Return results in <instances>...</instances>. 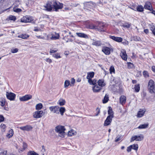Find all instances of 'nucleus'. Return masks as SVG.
Wrapping results in <instances>:
<instances>
[{
	"instance_id": "obj_56",
	"label": "nucleus",
	"mask_w": 155,
	"mask_h": 155,
	"mask_svg": "<svg viewBox=\"0 0 155 155\" xmlns=\"http://www.w3.org/2000/svg\"><path fill=\"white\" fill-rule=\"evenodd\" d=\"M123 26L127 28H129L130 27V25L128 23H126L123 25Z\"/></svg>"
},
{
	"instance_id": "obj_19",
	"label": "nucleus",
	"mask_w": 155,
	"mask_h": 155,
	"mask_svg": "<svg viewBox=\"0 0 155 155\" xmlns=\"http://www.w3.org/2000/svg\"><path fill=\"white\" fill-rule=\"evenodd\" d=\"M146 111L145 109H140L137 113V117H141L143 116Z\"/></svg>"
},
{
	"instance_id": "obj_7",
	"label": "nucleus",
	"mask_w": 155,
	"mask_h": 155,
	"mask_svg": "<svg viewBox=\"0 0 155 155\" xmlns=\"http://www.w3.org/2000/svg\"><path fill=\"white\" fill-rule=\"evenodd\" d=\"M143 137L142 134H140L139 136L135 135L132 136L131 138L130 142H132L134 140L141 141L143 140Z\"/></svg>"
},
{
	"instance_id": "obj_63",
	"label": "nucleus",
	"mask_w": 155,
	"mask_h": 155,
	"mask_svg": "<svg viewBox=\"0 0 155 155\" xmlns=\"http://www.w3.org/2000/svg\"><path fill=\"white\" fill-rule=\"evenodd\" d=\"M129 8L134 11H136V8L133 5L131 6L130 7H129Z\"/></svg>"
},
{
	"instance_id": "obj_34",
	"label": "nucleus",
	"mask_w": 155,
	"mask_h": 155,
	"mask_svg": "<svg viewBox=\"0 0 155 155\" xmlns=\"http://www.w3.org/2000/svg\"><path fill=\"white\" fill-rule=\"evenodd\" d=\"M88 81L91 85H94L97 83V80L95 79H94L93 80L92 79H89Z\"/></svg>"
},
{
	"instance_id": "obj_51",
	"label": "nucleus",
	"mask_w": 155,
	"mask_h": 155,
	"mask_svg": "<svg viewBox=\"0 0 155 155\" xmlns=\"http://www.w3.org/2000/svg\"><path fill=\"white\" fill-rule=\"evenodd\" d=\"M75 82V80L74 78H72L71 79L70 85L71 86H73L74 85Z\"/></svg>"
},
{
	"instance_id": "obj_58",
	"label": "nucleus",
	"mask_w": 155,
	"mask_h": 155,
	"mask_svg": "<svg viewBox=\"0 0 155 155\" xmlns=\"http://www.w3.org/2000/svg\"><path fill=\"white\" fill-rule=\"evenodd\" d=\"M4 120V118L3 116L0 114V123L3 121Z\"/></svg>"
},
{
	"instance_id": "obj_54",
	"label": "nucleus",
	"mask_w": 155,
	"mask_h": 155,
	"mask_svg": "<svg viewBox=\"0 0 155 155\" xmlns=\"http://www.w3.org/2000/svg\"><path fill=\"white\" fill-rule=\"evenodd\" d=\"M127 65L129 68H131L133 67V64L130 62H127Z\"/></svg>"
},
{
	"instance_id": "obj_32",
	"label": "nucleus",
	"mask_w": 155,
	"mask_h": 155,
	"mask_svg": "<svg viewBox=\"0 0 155 155\" xmlns=\"http://www.w3.org/2000/svg\"><path fill=\"white\" fill-rule=\"evenodd\" d=\"M108 114L109 115L108 116H110L111 117H114V113L112 110L111 107H109V109L108 111Z\"/></svg>"
},
{
	"instance_id": "obj_9",
	"label": "nucleus",
	"mask_w": 155,
	"mask_h": 155,
	"mask_svg": "<svg viewBox=\"0 0 155 155\" xmlns=\"http://www.w3.org/2000/svg\"><path fill=\"white\" fill-rule=\"evenodd\" d=\"M32 97V96L30 94H27L19 98V100L21 101H27Z\"/></svg>"
},
{
	"instance_id": "obj_25",
	"label": "nucleus",
	"mask_w": 155,
	"mask_h": 155,
	"mask_svg": "<svg viewBox=\"0 0 155 155\" xmlns=\"http://www.w3.org/2000/svg\"><path fill=\"white\" fill-rule=\"evenodd\" d=\"M6 103V101L5 98L3 97H2L0 98V105L1 106H4Z\"/></svg>"
},
{
	"instance_id": "obj_11",
	"label": "nucleus",
	"mask_w": 155,
	"mask_h": 155,
	"mask_svg": "<svg viewBox=\"0 0 155 155\" xmlns=\"http://www.w3.org/2000/svg\"><path fill=\"white\" fill-rule=\"evenodd\" d=\"M49 109L51 112L57 114H59V107L56 106L50 107Z\"/></svg>"
},
{
	"instance_id": "obj_16",
	"label": "nucleus",
	"mask_w": 155,
	"mask_h": 155,
	"mask_svg": "<svg viewBox=\"0 0 155 155\" xmlns=\"http://www.w3.org/2000/svg\"><path fill=\"white\" fill-rule=\"evenodd\" d=\"M109 38L116 41L120 42L123 41V39L121 37H115L114 36H110Z\"/></svg>"
},
{
	"instance_id": "obj_48",
	"label": "nucleus",
	"mask_w": 155,
	"mask_h": 155,
	"mask_svg": "<svg viewBox=\"0 0 155 155\" xmlns=\"http://www.w3.org/2000/svg\"><path fill=\"white\" fill-rule=\"evenodd\" d=\"M133 38V40L136 41H140L141 40V39L140 37L137 36H134Z\"/></svg>"
},
{
	"instance_id": "obj_14",
	"label": "nucleus",
	"mask_w": 155,
	"mask_h": 155,
	"mask_svg": "<svg viewBox=\"0 0 155 155\" xmlns=\"http://www.w3.org/2000/svg\"><path fill=\"white\" fill-rule=\"evenodd\" d=\"M144 8L145 9L148 10L150 11L153 10L151 3L149 2H147L145 3L144 5Z\"/></svg>"
},
{
	"instance_id": "obj_50",
	"label": "nucleus",
	"mask_w": 155,
	"mask_h": 155,
	"mask_svg": "<svg viewBox=\"0 0 155 155\" xmlns=\"http://www.w3.org/2000/svg\"><path fill=\"white\" fill-rule=\"evenodd\" d=\"M53 56L54 57L57 59L61 58V57L60 56L59 54L58 53L54 54L53 55Z\"/></svg>"
},
{
	"instance_id": "obj_36",
	"label": "nucleus",
	"mask_w": 155,
	"mask_h": 155,
	"mask_svg": "<svg viewBox=\"0 0 155 155\" xmlns=\"http://www.w3.org/2000/svg\"><path fill=\"white\" fill-rule=\"evenodd\" d=\"M109 100V96L107 94H106L103 100V103L104 104L106 103Z\"/></svg>"
},
{
	"instance_id": "obj_21",
	"label": "nucleus",
	"mask_w": 155,
	"mask_h": 155,
	"mask_svg": "<svg viewBox=\"0 0 155 155\" xmlns=\"http://www.w3.org/2000/svg\"><path fill=\"white\" fill-rule=\"evenodd\" d=\"M59 34L55 32L51 35V39L53 40H56L59 39Z\"/></svg>"
},
{
	"instance_id": "obj_30",
	"label": "nucleus",
	"mask_w": 155,
	"mask_h": 155,
	"mask_svg": "<svg viewBox=\"0 0 155 155\" xmlns=\"http://www.w3.org/2000/svg\"><path fill=\"white\" fill-rule=\"evenodd\" d=\"M136 10L138 12H142L144 10V8L141 5H138L136 8Z\"/></svg>"
},
{
	"instance_id": "obj_41",
	"label": "nucleus",
	"mask_w": 155,
	"mask_h": 155,
	"mask_svg": "<svg viewBox=\"0 0 155 155\" xmlns=\"http://www.w3.org/2000/svg\"><path fill=\"white\" fill-rule=\"evenodd\" d=\"M17 7V6L15 5V7L13 8V11L14 12L18 13L22 11L21 9L16 8Z\"/></svg>"
},
{
	"instance_id": "obj_5",
	"label": "nucleus",
	"mask_w": 155,
	"mask_h": 155,
	"mask_svg": "<svg viewBox=\"0 0 155 155\" xmlns=\"http://www.w3.org/2000/svg\"><path fill=\"white\" fill-rule=\"evenodd\" d=\"M44 6L45 8L44 9L45 10L48 11H51L53 8V0L48 1L46 5Z\"/></svg>"
},
{
	"instance_id": "obj_26",
	"label": "nucleus",
	"mask_w": 155,
	"mask_h": 155,
	"mask_svg": "<svg viewBox=\"0 0 155 155\" xmlns=\"http://www.w3.org/2000/svg\"><path fill=\"white\" fill-rule=\"evenodd\" d=\"M92 44L97 46H100L101 45V42L100 41H96L93 40Z\"/></svg>"
},
{
	"instance_id": "obj_27",
	"label": "nucleus",
	"mask_w": 155,
	"mask_h": 155,
	"mask_svg": "<svg viewBox=\"0 0 155 155\" xmlns=\"http://www.w3.org/2000/svg\"><path fill=\"white\" fill-rule=\"evenodd\" d=\"M98 85L101 87H103L106 84L104 81L103 80H99L98 81Z\"/></svg>"
},
{
	"instance_id": "obj_64",
	"label": "nucleus",
	"mask_w": 155,
	"mask_h": 155,
	"mask_svg": "<svg viewBox=\"0 0 155 155\" xmlns=\"http://www.w3.org/2000/svg\"><path fill=\"white\" fill-rule=\"evenodd\" d=\"M152 71L155 73V66H153L152 67Z\"/></svg>"
},
{
	"instance_id": "obj_61",
	"label": "nucleus",
	"mask_w": 155,
	"mask_h": 155,
	"mask_svg": "<svg viewBox=\"0 0 155 155\" xmlns=\"http://www.w3.org/2000/svg\"><path fill=\"white\" fill-rule=\"evenodd\" d=\"M7 153V151L4 150L3 152L1 153H0V155H6Z\"/></svg>"
},
{
	"instance_id": "obj_24",
	"label": "nucleus",
	"mask_w": 155,
	"mask_h": 155,
	"mask_svg": "<svg viewBox=\"0 0 155 155\" xmlns=\"http://www.w3.org/2000/svg\"><path fill=\"white\" fill-rule=\"evenodd\" d=\"M14 131L12 129H10L6 135V137L8 138H11L13 135Z\"/></svg>"
},
{
	"instance_id": "obj_33",
	"label": "nucleus",
	"mask_w": 155,
	"mask_h": 155,
	"mask_svg": "<svg viewBox=\"0 0 155 155\" xmlns=\"http://www.w3.org/2000/svg\"><path fill=\"white\" fill-rule=\"evenodd\" d=\"M148 126V124H141L138 127L139 129H145L147 128Z\"/></svg>"
},
{
	"instance_id": "obj_29",
	"label": "nucleus",
	"mask_w": 155,
	"mask_h": 155,
	"mask_svg": "<svg viewBox=\"0 0 155 155\" xmlns=\"http://www.w3.org/2000/svg\"><path fill=\"white\" fill-rule=\"evenodd\" d=\"M76 132L73 130H71L70 131L68 132V135L69 136H72L75 135Z\"/></svg>"
},
{
	"instance_id": "obj_1",
	"label": "nucleus",
	"mask_w": 155,
	"mask_h": 155,
	"mask_svg": "<svg viewBox=\"0 0 155 155\" xmlns=\"http://www.w3.org/2000/svg\"><path fill=\"white\" fill-rule=\"evenodd\" d=\"M55 132L58 134V136L61 137H64V136L66 134L64 132L65 129L64 126H58L55 127Z\"/></svg>"
},
{
	"instance_id": "obj_6",
	"label": "nucleus",
	"mask_w": 155,
	"mask_h": 155,
	"mask_svg": "<svg viewBox=\"0 0 155 155\" xmlns=\"http://www.w3.org/2000/svg\"><path fill=\"white\" fill-rule=\"evenodd\" d=\"M44 113L43 110L37 111L33 114V117L34 118H41L44 115Z\"/></svg>"
},
{
	"instance_id": "obj_8",
	"label": "nucleus",
	"mask_w": 155,
	"mask_h": 155,
	"mask_svg": "<svg viewBox=\"0 0 155 155\" xmlns=\"http://www.w3.org/2000/svg\"><path fill=\"white\" fill-rule=\"evenodd\" d=\"M6 96L7 98L10 101H14L15 98V94L12 92H6Z\"/></svg>"
},
{
	"instance_id": "obj_4",
	"label": "nucleus",
	"mask_w": 155,
	"mask_h": 155,
	"mask_svg": "<svg viewBox=\"0 0 155 155\" xmlns=\"http://www.w3.org/2000/svg\"><path fill=\"white\" fill-rule=\"evenodd\" d=\"M33 20L32 17L29 15H27L24 16L21 18V21L22 22L29 23L32 21Z\"/></svg>"
},
{
	"instance_id": "obj_35",
	"label": "nucleus",
	"mask_w": 155,
	"mask_h": 155,
	"mask_svg": "<svg viewBox=\"0 0 155 155\" xmlns=\"http://www.w3.org/2000/svg\"><path fill=\"white\" fill-rule=\"evenodd\" d=\"M65 111V109L64 107H59V113L60 112L61 114L63 116L64 115V113Z\"/></svg>"
},
{
	"instance_id": "obj_40",
	"label": "nucleus",
	"mask_w": 155,
	"mask_h": 155,
	"mask_svg": "<svg viewBox=\"0 0 155 155\" xmlns=\"http://www.w3.org/2000/svg\"><path fill=\"white\" fill-rule=\"evenodd\" d=\"M135 91L136 92H138L140 90V86L139 84H137L135 85L134 87Z\"/></svg>"
},
{
	"instance_id": "obj_42",
	"label": "nucleus",
	"mask_w": 155,
	"mask_h": 155,
	"mask_svg": "<svg viewBox=\"0 0 155 155\" xmlns=\"http://www.w3.org/2000/svg\"><path fill=\"white\" fill-rule=\"evenodd\" d=\"M70 85V81L69 80H65L64 83V87L67 88Z\"/></svg>"
},
{
	"instance_id": "obj_23",
	"label": "nucleus",
	"mask_w": 155,
	"mask_h": 155,
	"mask_svg": "<svg viewBox=\"0 0 155 155\" xmlns=\"http://www.w3.org/2000/svg\"><path fill=\"white\" fill-rule=\"evenodd\" d=\"M94 72H89L87 73V75L86 78L88 79H91V78H93L94 76Z\"/></svg>"
},
{
	"instance_id": "obj_43",
	"label": "nucleus",
	"mask_w": 155,
	"mask_h": 155,
	"mask_svg": "<svg viewBox=\"0 0 155 155\" xmlns=\"http://www.w3.org/2000/svg\"><path fill=\"white\" fill-rule=\"evenodd\" d=\"M28 155H39L38 154L34 151H30L27 153Z\"/></svg>"
},
{
	"instance_id": "obj_3",
	"label": "nucleus",
	"mask_w": 155,
	"mask_h": 155,
	"mask_svg": "<svg viewBox=\"0 0 155 155\" xmlns=\"http://www.w3.org/2000/svg\"><path fill=\"white\" fill-rule=\"evenodd\" d=\"M53 6L55 11H57L59 9H61L63 7V4L55 0H53Z\"/></svg>"
},
{
	"instance_id": "obj_22",
	"label": "nucleus",
	"mask_w": 155,
	"mask_h": 155,
	"mask_svg": "<svg viewBox=\"0 0 155 155\" xmlns=\"http://www.w3.org/2000/svg\"><path fill=\"white\" fill-rule=\"evenodd\" d=\"M76 34L78 37L81 38H83L87 39L88 38V36L84 33L77 32L76 33Z\"/></svg>"
},
{
	"instance_id": "obj_10",
	"label": "nucleus",
	"mask_w": 155,
	"mask_h": 155,
	"mask_svg": "<svg viewBox=\"0 0 155 155\" xmlns=\"http://www.w3.org/2000/svg\"><path fill=\"white\" fill-rule=\"evenodd\" d=\"M120 55L121 58L123 60L125 61L127 60V55L125 50L123 49L121 50Z\"/></svg>"
},
{
	"instance_id": "obj_38",
	"label": "nucleus",
	"mask_w": 155,
	"mask_h": 155,
	"mask_svg": "<svg viewBox=\"0 0 155 155\" xmlns=\"http://www.w3.org/2000/svg\"><path fill=\"white\" fill-rule=\"evenodd\" d=\"M43 107V105L41 103H40L36 105V109L38 110L41 109Z\"/></svg>"
},
{
	"instance_id": "obj_60",
	"label": "nucleus",
	"mask_w": 155,
	"mask_h": 155,
	"mask_svg": "<svg viewBox=\"0 0 155 155\" xmlns=\"http://www.w3.org/2000/svg\"><path fill=\"white\" fill-rule=\"evenodd\" d=\"M41 151L43 153H44L45 152V149L44 145H42V149L41 150Z\"/></svg>"
},
{
	"instance_id": "obj_53",
	"label": "nucleus",
	"mask_w": 155,
	"mask_h": 155,
	"mask_svg": "<svg viewBox=\"0 0 155 155\" xmlns=\"http://www.w3.org/2000/svg\"><path fill=\"white\" fill-rule=\"evenodd\" d=\"M18 51V49L17 48H15L14 49H12L11 50V52L12 53H17Z\"/></svg>"
},
{
	"instance_id": "obj_18",
	"label": "nucleus",
	"mask_w": 155,
	"mask_h": 155,
	"mask_svg": "<svg viewBox=\"0 0 155 155\" xmlns=\"http://www.w3.org/2000/svg\"><path fill=\"white\" fill-rule=\"evenodd\" d=\"M120 103L122 105H124L126 102V98L124 95H121L120 97Z\"/></svg>"
},
{
	"instance_id": "obj_2",
	"label": "nucleus",
	"mask_w": 155,
	"mask_h": 155,
	"mask_svg": "<svg viewBox=\"0 0 155 155\" xmlns=\"http://www.w3.org/2000/svg\"><path fill=\"white\" fill-rule=\"evenodd\" d=\"M147 88L150 93H155V84L153 80L149 81Z\"/></svg>"
},
{
	"instance_id": "obj_28",
	"label": "nucleus",
	"mask_w": 155,
	"mask_h": 155,
	"mask_svg": "<svg viewBox=\"0 0 155 155\" xmlns=\"http://www.w3.org/2000/svg\"><path fill=\"white\" fill-rule=\"evenodd\" d=\"M29 35L25 34H21L18 36V37L26 39L29 37Z\"/></svg>"
},
{
	"instance_id": "obj_57",
	"label": "nucleus",
	"mask_w": 155,
	"mask_h": 155,
	"mask_svg": "<svg viewBox=\"0 0 155 155\" xmlns=\"http://www.w3.org/2000/svg\"><path fill=\"white\" fill-rule=\"evenodd\" d=\"M45 60L49 63L50 64L52 62L51 59L49 58H47L45 59Z\"/></svg>"
},
{
	"instance_id": "obj_15",
	"label": "nucleus",
	"mask_w": 155,
	"mask_h": 155,
	"mask_svg": "<svg viewBox=\"0 0 155 155\" xmlns=\"http://www.w3.org/2000/svg\"><path fill=\"white\" fill-rule=\"evenodd\" d=\"M19 128L20 129L23 131H28L31 130L32 127L30 125H27L25 126L20 127Z\"/></svg>"
},
{
	"instance_id": "obj_13",
	"label": "nucleus",
	"mask_w": 155,
	"mask_h": 155,
	"mask_svg": "<svg viewBox=\"0 0 155 155\" xmlns=\"http://www.w3.org/2000/svg\"><path fill=\"white\" fill-rule=\"evenodd\" d=\"M113 118V117L108 116L104 121V126H107L109 125L112 122V119Z\"/></svg>"
},
{
	"instance_id": "obj_37",
	"label": "nucleus",
	"mask_w": 155,
	"mask_h": 155,
	"mask_svg": "<svg viewBox=\"0 0 155 155\" xmlns=\"http://www.w3.org/2000/svg\"><path fill=\"white\" fill-rule=\"evenodd\" d=\"M63 39L67 43L68 42H72L73 41V40L70 38H68V36H65L63 38Z\"/></svg>"
},
{
	"instance_id": "obj_46",
	"label": "nucleus",
	"mask_w": 155,
	"mask_h": 155,
	"mask_svg": "<svg viewBox=\"0 0 155 155\" xmlns=\"http://www.w3.org/2000/svg\"><path fill=\"white\" fill-rule=\"evenodd\" d=\"M132 146V149L134 150H137L138 149V145L137 144H134Z\"/></svg>"
},
{
	"instance_id": "obj_62",
	"label": "nucleus",
	"mask_w": 155,
	"mask_h": 155,
	"mask_svg": "<svg viewBox=\"0 0 155 155\" xmlns=\"http://www.w3.org/2000/svg\"><path fill=\"white\" fill-rule=\"evenodd\" d=\"M96 111H97V114H95L96 116H97L99 114L100 112V110L99 109L97 108L96 109Z\"/></svg>"
},
{
	"instance_id": "obj_47",
	"label": "nucleus",
	"mask_w": 155,
	"mask_h": 155,
	"mask_svg": "<svg viewBox=\"0 0 155 155\" xmlns=\"http://www.w3.org/2000/svg\"><path fill=\"white\" fill-rule=\"evenodd\" d=\"M109 70L110 71V73L112 74V73H115V69L114 67L113 66H110Z\"/></svg>"
},
{
	"instance_id": "obj_44",
	"label": "nucleus",
	"mask_w": 155,
	"mask_h": 155,
	"mask_svg": "<svg viewBox=\"0 0 155 155\" xmlns=\"http://www.w3.org/2000/svg\"><path fill=\"white\" fill-rule=\"evenodd\" d=\"M122 138L123 137L122 135H118L115 138V141L116 142H118L121 140Z\"/></svg>"
},
{
	"instance_id": "obj_12",
	"label": "nucleus",
	"mask_w": 155,
	"mask_h": 155,
	"mask_svg": "<svg viewBox=\"0 0 155 155\" xmlns=\"http://www.w3.org/2000/svg\"><path fill=\"white\" fill-rule=\"evenodd\" d=\"M105 25L102 22H100L98 25L96 26V28L98 31H104V28L105 27Z\"/></svg>"
},
{
	"instance_id": "obj_52",
	"label": "nucleus",
	"mask_w": 155,
	"mask_h": 155,
	"mask_svg": "<svg viewBox=\"0 0 155 155\" xmlns=\"http://www.w3.org/2000/svg\"><path fill=\"white\" fill-rule=\"evenodd\" d=\"M143 75L145 77H147L149 76L148 72L146 71H144L143 72Z\"/></svg>"
},
{
	"instance_id": "obj_59",
	"label": "nucleus",
	"mask_w": 155,
	"mask_h": 155,
	"mask_svg": "<svg viewBox=\"0 0 155 155\" xmlns=\"http://www.w3.org/2000/svg\"><path fill=\"white\" fill-rule=\"evenodd\" d=\"M132 149V146L130 145V146H129L127 147V151L129 152H130L131 151Z\"/></svg>"
},
{
	"instance_id": "obj_39",
	"label": "nucleus",
	"mask_w": 155,
	"mask_h": 155,
	"mask_svg": "<svg viewBox=\"0 0 155 155\" xmlns=\"http://www.w3.org/2000/svg\"><path fill=\"white\" fill-rule=\"evenodd\" d=\"M16 18L15 16L13 15H10L7 18V20L14 21L16 20Z\"/></svg>"
},
{
	"instance_id": "obj_49",
	"label": "nucleus",
	"mask_w": 155,
	"mask_h": 155,
	"mask_svg": "<svg viewBox=\"0 0 155 155\" xmlns=\"http://www.w3.org/2000/svg\"><path fill=\"white\" fill-rule=\"evenodd\" d=\"M27 146H28L27 144L26 143H25L23 142V146H22V147L23 148V150H21V151H22L23 150H25V149H26L27 148Z\"/></svg>"
},
{
	"instance_id": "obj_45",
	"label": "nucleus",
	"mask_w": 155,
	"mask_h": 155,
	"mask_svg": "<svg viewBox=\"0 0 155 155\" xmlns=\"http://www.w3.org/2000/svg\"><path fill=\"white\" fill-rule=\"evenodd\" d=\"M0 127L2 129V131L5 132V131L6 127L5 124H2L0 125Z\"/></svg>"
},
{
	"instance_id": "obj_17",
	"label": "nucleus",
	"mask_w": 155,
	"mask_h": 155,
	"mask_svg": "<svg viewBox=\"0 0 155 155\" xmlns=\"http://www.w3.org/2000/svg\"><path fill=\"white\" fill-rule=\"evenodd\" d=\"M102 51L106 55H108L110 53V48L107 47H104L102 50Z\"/></svg>"
},
{
	"instance_id": "obj_31",
	"label": "nucleus",
	"mask_w": 155,
	"mask_h": 155,
	"mask_svg": "<svg viewBox=\"0 0 155 155\" xmlns=\"http://www.w3.org/2000/svg\"><path fill=\"white\" fill-rule=\"evenodd\" d=\"M65 101L63 99H60L58 102V104L60 106H63L65 104Z\"/></svg>"
},
{
	"instance_id": "obj_20",
	"label": "nucleus",
	"mask_w": 155,
	"mask_h": 155,
	"mask_svg": "<svg viewBox=\"0 0 155 155\" xmlns=\"http://www.w3.org/2000/svg\"><path fill=\"white\" fill-rule=\"evenodd\" d=\"M101 87H99L97 85H95L92 88V90L94 92H98L100 91L101 90Z\"/></svg>"
},
{
	"instance_id": "obj_55",
	"label": "nucleus",
	"mask_w": 155,
	"mask_h": 155,
	"mask_svg": "<svg viewBox=\"0 0 155 155\" xmlns=\"http://www.w3.org/2000/svg\"><path fill=\"white\" fill-rule=\"evenodd\" d=\"M150 30L155 35V27H152L150 28Z\"/></svg>"
}]
</instances>
